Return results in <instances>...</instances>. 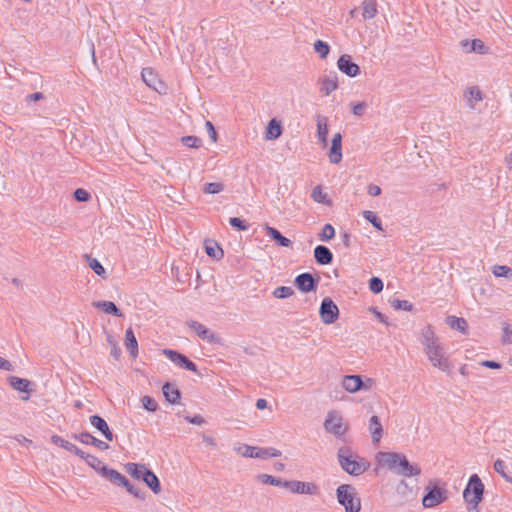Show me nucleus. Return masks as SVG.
Here are the masks:
<instances>
[{
  "instance_id": "34",
  "label": "nucleus",
  "mask_w": 512,
  "mask_h": 512,
  "mask_svg": "<svg viewBox=\"0 0 512 512\" xmlns=\"http://www.w3.org/2000/svg\"><path fill=\"white\" fill-rule=\"evenodd\" d=\"M282 134V127L276 119H271L266 128V138L268 140H275Z\"/></svg>"
},
{
  "instance_id": "17",
  "label": "nucleus",
  "mask_w": 512,
  "mask_h": 512,
  "mask_svg": "<svg viewBox=\"0 0 512 512\" xmlns=\"http://www.w3.org/2000/svg\"><path fill=\"white\" fill-rule=\"evenodd\" d=\"M329 160L332 164H338L342 160V135L335 133L331 141Z\"/></svg>"
},
{
  "instance_id": "29",
  "label": "nucleus",
  "mask_w": 512,
  "mask_h": 512,
  "mask_svg": "<svg viewBox=\"0 0 512 512\" xmlns=\"http://www.w3.org/2000/svg\"><path fill=\"white\" fill-rule=\"evenodd\" d=\"M421 335H422L421 343L424 346V349H427L428 347L436 346V345L440 344L438 338L436 337V335L430 325H428L427 327H425L422 330Z\"/></svg>"
},
{
  "instance_id": "19",
  "label": "nucleus",
  "mask_w": 512,
  "mask_h": 512,
  "mask_svg": "<svg viewBox=\"0 0 512 512\" xmlns=\"http://www.w3.org/2000/svg\"><path fill=\"white\" fill-rule=\"evenodd\" d=\"M104 473L108 474V480L116 485L125 487L127 492L132 491L134 485L121 473L114 469H104Z\"/></svg>"
},
{
  "instance_id": "58",
  "label": "nucleus",
  "mask_w": 512,
  "mask_h": 512,
  "mask_svg": "<svg viewBox=\"0 0 512 512\" xmlns=\"http://www.w3.org/2000/svg\"><path fill=\"white\" fill-rule=\"evenodd\" d=\"M108 342L109 344L111 345L112 349H111V354L112 356L116 359V360H119L120 357H121V350L120 348L117 346V343L112 339L111 336H108Z\"/></svg>"
},
{
  "instance_id": "53",
  "label": "nucleus",
  "mask_w": 512,
  "mask_h": 512,
  "mask_svg": "<svg viewBox=\"0 0 512 512\" xmlns=\"http://www.w3.org/2000/svg\"><path fill=\"white\" fill-rule=\"evenodd\" d=\"M383 281L378 277H372L369 280V289L375 293L378 294L383 290Z\"/></svg>"
},
{
  "instance_id": "30",
  "label": "nucleus",
  "mask_w": 512,
  "mask_h": 512,
  "mask_svg": "<svg viewBox=\"0 0 512 512\" xmlns=\"http://www.w3.org/2000/svg\"><path fill=\"white\" fill-rule=\"evenodd\" d=\"M93 306L103 310L107 314H110V315H113V316H116V317H122L123 316L122 312L115 305L114 302H111V301H97V302H93Z\"/></svg>"
},
{
  "instance_id": "22",
  "label": "nucleus",
  "mask_w": 512,
  "mask_h": 512,
  "mask_svg": "<svg viewBox=\"0 0 512 512\" xmlns=\"http://www.w3.org/2000/svg\"><path fill=\"white\" fill-rule=\"evenodd\" d=\"M314 258L318 264L328 265L333 261V254L328 247L318 245L314 249Z\"/></svg>"
},
{
  "instance_id": "54",
  "label": "nucleus",
  "mask_w": 512,
  "mask_h": 512,
  "mask_svg": "<svg viewBox=\"0 0 512 512\" xmlns=\"http://www.w3.org/2000/svg\"><path fill=\"white\" fill-rule=\"evenodd\" d=\"M73 195H74L75 200L78 202H87L91 198L90 193L83 188H77L74 191Z\"/></svg>"
},
{
  "instance_id": "36",
  "label": "nucleus",
  "mask_w": 512,
  "mask_h": 512,
  "mask_svg": "<svg viewBox=\"0 0 512 512\" xmlns=\"http://www.w3.org/2000/svg\"><path fill=\"white\" fill-rule=\"evenodd\" d=\"M446 323L455 330L460 331L462 334H467V321L464 318L456 316H448Z\"/></svg>"
},
{
  "instance_id": "55",
  "label": "nucleus",
  "mask_w": 512,
  "mask_h": 512,
  "mask_svg": "<svg viewBox=\"0 0 512 512\" xmlns=\"http://www.w3.org/2000/svg\"><path fill=\"white\" fill-rule=\"evenodd\" d=\"M229 224L238 231H245L248 229V225L238 217H231L229 219Z\"/></svg>"
},
{
  "instance_id": "12",
  "label": "nucleus",
  "mask_w": 512,
  "mask_h": 512,
  "mask_svg": "<svg viewBox=\"0 0 512 512\" xmlns=\"http://www.w3.org/2000/svg\"><path fill=\"white\" fill-rule=\"evenodd\" d=\"M187 324L189 328L192 329L202 340H205L210 344L222 343V339L203 324L194 320L188 321Z\"/></svg>"
},
{
  "instance_id": "26",
  "label": "nucleus",
  "mask_w": 512,
  "mask_h": 512,
  "mask_svg": "<svg viewBox=\"0 0 512 512\" xmlns=\"http://www.w3.org/2000/svg\"><path fill=\"white\" fill-rule=\"evenodd\" d=\"M317 138L320 143L324 146L327 145V137H328V118L323 115H317Z\"/></svg>"
},
{
  "instance_id": "15",
  "label": "nucleus",
  "mask_w": 512,
  "mask_h": 512,
  "mask_svg": "<svg viewBox=\"0 0 512 512\" xmlns=\"http://www.w3.org/2000/svg\"><path fill=\"white\" fill-rule=\"evenodd\" d=\"M337 67L342 73L351 78L356 77L360 73L359 65L353 62L348 54H343L339 57Z\"/></svg>"
},
{
  "instance_id": "38",
  "label": "nucleus",
  "mask_w": 512,
  "mask_h": 512,
  "mask_svg": "<svg viewBox=\"0 0 512 512\" xmlns=\"http://www.w3.org/2000/svg\"><path fill=\"white\" fill-rule=\"evenodd\" d=\"M312 199L321 204L330 205V200L328 199L327 193H325L321 186H316L313 188L311 193Z\"/></svg>"
},
{
  "instance_id": "3",
  "label": "nucleus",
  "mask_w": 512,
  "mask_h": 512,
  "mask_svg": "<svg viewBox=\"0 0 512 512\" xmlns=\"http://www.w3.org/2000/svg\"><path fill=\"white\" fill-rule=\"evenodd\" d=\"M484 495V484L477 474L470 476L469 481L463 491V498L467 504L468 512H479L478 505Z\"/></svg>"
},
{
  "instance_id": "9",
  "label": "nucleus",
  "mask_w": 512,
  "mask_h": 512,
  "mask_svg": "<svg viewBox=\"0 0 512 512\" xmlns=\"http://www.w3.org/2000/svg\"><path fill=\"white\" fill-rule=\"evenodd\" d=\"M319 315L323 323L325 324H333L337 321L339 317V309L338 306L334 303V301L326 297L322 300Z\"/></svg>"
},
{
  "instance_id": "31",
  "label": "nucleus",
  "mask_w": 512,
  "mask_h": 512,
  "mask_svg": "<svg viewBox=\"0 0 512 512\" xmlns=\"http://www.w3.org/2000/svg\"><path fill=\"white\" fill-rule=\"evenodd\" d=\"M85 462L91 468H93L95 471L100 473L104 478H106L108 480V474L104 473V469H110V468L108 466L104 465L98 457L89 454L85 457Z\"/></svg>"
},
{
  "instance_id": "46",
  "label": "nucleus",
  "mask_w": 512,
  "mask_h": 512,
  "mask_svg": "<svg viewBox=\"0 0 512 512\" xmlns=\"http://www.w3.org/2000/svg\"><path fill=\"white\" fill-rule=\"evenodd\" d=\"M390 303L396 310L412 311L414 308L413 304L407 300L393 299Z\"/></svg>"
},
{
  "instance_id": "56",
  "label": "nucleus",
  "mask_w": 512,
  "mask_h": 512,
  "mask_svg": "<svg viewBox=\"0 0 512 512\" xmlns=\"http://www.w3.org/2000/svg\"><path fill=\"white\" fill-rule=\"evenodd\" d=\"M502 343L503 344H512V326L505 324L503 328V337H502Z\"/></svg>"
},
{
  "instance_id": "49",
  "label": "nucleus",
  "mask_w": 512,
  "mask_h": 512,
  "mask_svg": "<svg viewBox=\"0 0 512 512\" xmlns=\"http://www.w3.org/2000/svg\"><path fill=\"white\" fill-rule=\"evenodd\" d=\"M505 463L501 459H497L494 462V470L500 474L507 482L512 483V477L507 475L505 472Z\"/></svg>"
},
{
  "instance_id": "51",
  "label": "nucleus",
  "mask_w": 512,
  "mask_h": 512,
  "mask_svg": "<svg viewBox=\"0 0 512 512\" xmlns=\"http://www.w3.org/2000/svg\"><path fill=\"white\" fill-rule=\"evenodd\" d=\"M141 402L143 407L149 412H155L158 408L157 402L150 396H143Z\"/></svg>"
},
{
  "instance_id": "50",
  "label": "nucleus",
  "mask_w": 512,
  "mask_h": 512,
  "mask_svg": "<svg viewBox=\"0 0 512 512\" xmlns=\"http://www.w3.org/2000/svg\"><path fill=\"white\" fill-rule=\"evenodd\" d=\"M224 190V185L220 182L206 183L203 191L207 194H217Z\"/></svg>"
},
{
  "instance_id": "57",
  "label": "nucleus",
  "mask_w": 512,
  "mask_h": 512,
  "mask_svg": "<svg viewBox=\"0 0 512 512\" xmlns=\"http://www.w3.org/2000/svg\"><path fill=\"white\" fill-rule=\"evenodd\" d=\"M471 51H475V52H478V53H481V54L485 53L486 52V47H485L483 41H481L480 39L472 40Z\"/></svg>"
},
{
  "instance_id": "23",
  "label": "nucleus",
  "mask_w": 512,
  "mask_h": 512,
  "mask_svg": "<svg viewBox=\"0 0 512 512\" xmlns=\"http://www.w3.org/2000/svg\"><path fill=\"white\" fill-rule=\"evenodd\" d=\"M142 481L151 489L154 494L161 492V484L156 474L149 468L142 473Z\"/></svg>"
},
{
  "instance_id": "18",
  "label": "nucleus",
  "mask_w": 512,
  "mask_h": 512,
  "mask_svg": "<svg viewBox=\"0 0 512 512\" xmlns=\"http://www.w3.org/2000/svg\"><path fill=\"white\" fill-rule=\"evenodd\" d=\"M89 421H90L91 425L95 429H97L106 440H108V441L113 440L114 434L110 430L109 425L107 424V422L104 418H102L99 415H92L89 417Z\"/></svg>"
},
{
  "instance_id": "5",
  "label": "nucleus",
  "mask_w": 512,
  "mask_h": 512,
  "mask_svg": "<svg viewBox=\"0 0 512 512\" xmlns=\"http://www.w3.org/2000/svg\"><path fill=\"white\" fill-rule=\"evenodd\" d=\"M422 504L426 508L435 507L447 499V490L439 485V482H430L425 488Z\"/></svg>"
},
{
  "instance_id": "43",
  "label": "nucleus",
  "mask_w": 512,
  "mask_h": 512,
  "mask_svg": "<svg viewBox=\"0 0 512 512\" xmlns=\"http://www.w3.org/2000/svg\"><path fill=\"white\" fill-rule=\"evenodd\" d=\"M89 267L99 276L106 277V271L103 265L95 258L87 256Z\"/></svg>"
},
{
  "instance_id": "48",
  "label": "nucleus",
  "mask_w": 512,
  "mask_h": 512,
  "mask_svg": "<svg viewBox=\"0 0 512 512\" xmlns=\"http://www.w3.org/2000/svg\"><path fill=\"white\" fill-rule=\"evenodd\" d=\"M335 236L334 227L331 224H325L322 228L321 233L319 234V239L321 241H329Z\"/></svg>"
},
{
  "instance_id": "2",
  "label": "nucleus",
  "mask_w": 512,
  "mask_h": 512,
  "mask_svg": "<svg viewBox=\"0 0 512 512\" xmlns=\"http://www.w3.org/2000/svg\"><path fill=\"white\" fill-rule=\"evenodd\" d=\"M337 459L341 468L353 476L363 474L370 467V463L365 458L353 452L348 446H342L338 449Z\"/></svg>"
},
{
  "instance_id": "7",
  "label": "nucleus",
  "mask_w": 512,
  "mask_h": 512,
  "mask_svg": "<svg viewBox=\"0 0 512 512\" xmlns=\"http://www.w3.org/2000/svg\"><path fill=\"white\" fill-rule=\"evenodd\" d=\"M237 453L242 455L243 457L248 458H259V459H265L268 457H279L281 455V451L269 447V448H259L250 446L247 444H243L239 446L238 448H235Z\"/></svg>"
},
{
  "instance_id": "41",
  "label": "nucleus",
  "mask_w": 512,
  "mask_h": 512,
  "mask_svg": "<svg viewBox=\"0 0 512 512\" xmlns=\"http://www.w3.org/2000/svg\"><path fill=\"white\" fill-rule=\"evenodd\" d=\"M362 215L378 231L384 230L380 218L374 212L366 210V211H363Z\"/></svg>"
},
{
  "instance_id": "16",
  "label": "nucleus",
  "mask_w": 512,
  "mask_h": 512,
  "mask_svg": "<svg viewBox=\"0 0 512 512\" xmlns=\"http://www.w3.org/2000/svg\"><path fill=\"white\" fill-rule=\"evenodd\" d=\"M321 85L320 92L328 96L338 88V75L335 71H330L318 79Z\"/></svg>"
},
{
  "instance_id": "52",
  "label": "nucleus",
  "mask_w": 512,
  "mask_h": 512,
  "mask_svg": "<svg viewBox=\"0 0 512 512\" xmlns=\"http://www.w3.org/2000/svg\"><path fill=\"white\" fill-rule=\"evenodd\" d=\"M51 440L52 442L55 444V445H58L62 448H64L65 450L71 452L74 444H72L71 442L63 439L62 437L58 436V435H53L51 437Z\"/></svg>"
},
{
  "instance_id": "45",
  "label": "nucleus",
  "mask_w": 512,
  "mask_h": 512,
  "mask_svg": "<svg viewBox=\"0 0 512 512\" xmlns=\"http://www.w3.org/2000/svg\"><path fill=\"white\" fill-rule=\"evenodd\" d=\"M293 294V289L288 286H280L273 291V296L278 299H285L292 296Z\"/></svg>"
},
{
  "instance_id": "4",
  "label": "nucleus",
  "mask_w": 512,
  "mask_h": 512,
  "mask_svg": "<svg viewBox=\"0 0 512 512\" xmlns=\"http://www.w3.org/2000/svg\"><path fill=\"white\" fill-rule=\"evenodd\" d=\"M337 501L345 509V512H360L361 501L357 497L356 489L350 484H341L336 489Z\"/></svg>"
},
{
  "instance_id": "33",
  "label": "nucleus",
  "mask_w": 512,
  "mask_h": 512,
  "mask_svg": "<svg viewBox=\"0 0 512 512\" xmlns=\"http://www.w3.org/2000/svg\"><path fill=\"white\" fill-rule=\"evenodd\" d=\"M205 251L208 256L219 260L224 256V252L222 248L218 245L217 242L212 240H206L205 241Z\"/></svg>"
},
{
  "instance_id": "1",
  "label": "nucleus",
  "mask_w": 512,
  "mask_h": 512,
  "mask_svg": "<svg viewBox=\"0 0 512 512\" xmlns=\"http://www.w3.org/2000/svg\"><path fill=\"white\" fill-rule=\"evenodd\" d=\"M379 463L393 473L402 477H412L421 474L417 464H411L404 454L397 452H379Z\"/></svg>"
},
{
  "instance_id": "32",
  "label": "nucleus",
  "mask_w": 512,
  "mask_h": 512,
  "mask_svg": "<svg viewBox=\"0 0 512 512\" xmlns=\"http://www.w3.org/2000/svg\"><path fill=\"white\" fill-rule=\"evenodd\" d=\"M9 383L13 387V389L18 390L20 392L27 393L29 395L30 393V386L31 382L24 378H19L16 376H11L9 378Z\"/></svg>"
},
{
  "instance_id": "20",
  "label": "nucleus",
  "mask_w": 512,
  "mask_h": 512,
  "mask_svg": "<svg viewBox=\"0 0 512 512\" xmlns=\"http://www.w3.org/2000/svg\"><path fill=\"white\" fill-rule=\"evenodd\" d=\"M72 438L77 440V441H80L83 444H91V445L95 446L96 448H98L100 450H107V449H109V445L106 442H104V441H102L100 439L95 438L89 432H82L80 434H73Z\"/></svg>"
},
{
  "instance_id": "14",
  "label": "nucleus",
  "mask_w": 512,
  "mask_h": 512,
  "mask_svg": "<svg viewBox=\"0 0 512 512\" xmlns=\"http://www.w3.org/2000/svg\"><path fill=\"white\" fill-rule=\"evenodd\" d=\"M319 277L315 278L311 273H301L295 278V286L303 293L316 291Z\"/></svg>"
},
{
  "instance_id": "35",
  "label": "nucleus",
  "mask_w": 512,
  "mask_h": 512,
  "mask_svg": "<svg viewBox=\"0 0 512 512\" xmlns=\"http://www.w3.org/2000/svg\"><path fill=\"white\" fill-rule=\"evenodd\" d=\"M363 9V19L369 20L376 16L377 14V2L375 0H365L362 2Z\"/></svg>"
},
{
  "instance_id": "47",
  "label": "nucleus",
  "mask_w": 512,
  "mask_h": 512,
  "mask_svg": "<svg viewBox=\"0 0 512 512\" xmlns=\"http://www.w3.org/2000/svg\"><path fill=\"white\" fill-rule=\"evenodd\" d=\"M181 142L189 148H199L202 145V140L197 136H184Z\"/></svg>"
},
{
  "instance_id": "25",
  "label": "nucleus",
  "mask_w": 512,
  "mask_h": 512,
  "mask_svg": "<svg viewBox=\"0 0 512 512\" xmlns=\"http://www.w3.org/2000/svg\"><path fill=\"white\" fill-rule=\"evenodd\" d=\"M369 431L374 444L379 443L383 436V427L378 416L374 415L369 420Z\"/></svg>"
},
{
  "instance_id": "21",
  "label": "nucleus",
  "mask_w": 512,
  "mask_h": 512,
  "mask_svg": "<svg viewBox=\"0 0 512 512\" xmlns=\"http://www.w3.org/2000/svg\"><path fill=\"white\" fill-rule=\"evenodd\" d=\"M343 388L350 393H355L364 388V382L360 375H346L342 380Z\"/></svg>"
},
{
  "instance_id": "62",
  "label": "nucleus",
  "mask_w": 512,
  "mask_h": 512,
  "mask_svg": "<svg viewBox=\"0 0 512 512\" xmlns=\"http://www.w3.org/2000/svg\"><path fill=\"white\" fill-rule=\"evenodd\" d=\"M481 366L489 368V369H500L502 366L499 362L493 360H484L481 363Z\"/></svg>"
},
{
  "instance_id": "27",
  "label": "nucleus",
  "mask_w": 512,
  "mask_h": 512,
  "mask_svg": "<svg viewBox=\"0 0 512 512\" xmlns=\"http://www.w3.org/2000/svg\"><path fill=\"white\" fill-rule=\"evenodd\" d=\"M267 235L273 239L281 247H289L292 242L287 237L283 236L279 230L269 225L265 227Z\"/></svg>"
},
{
  "instance_id": "42",
  "label": "nucleus",
  "mask_w": 512,
  "mask_h": 512,
  "mask_svg": "<svg viewBox=\"0 0 512 512\" xmlns=\"http://www.w3.org/2000/svg\"><path fill=\"white\" fill-rule=\"evenodd\" d=\"M314 50L321 59H325L330 52V46L322 40H317L314 43Z\"/></svg>"
},
{
  "instance_id": "61",
  "label": "nucleus",
  "mask_w": 512,
  "mask_h": 512,
  "mask_svg": "<svg viewBox=\"0 0 512 512\" xmlns=\"http://www.w3.org/2000/svg\"><path fill=\"white\" fill-rule=\"evenodd\" d=\"M185 420L195 425H202L205 422L204 418L200 415L185 416Z\"/></svg>"
},
{
  "instance_id": "11",
  "label": "nucleus",
  "mask_w": 512,
  "mask_h": 512,
  "mask_svg": "<svg viewBox=\"0 0 512 512\" xmlns=\"http://www.w3.org/2000/svg\"><path fill=\"white\" fill-rule=\"evenodd\" d=\"M283 487L296 494L317 495L319 493L318 486L313 482L291 480L283 483Z\"/></svg>"
},
{
  "instance_id": "59",
  "label": "nucleus",
  "mask_w": 512,
  "mask_h": 512,
  "mask_svg": "<svg viewBox=\"0 0 512 512\" xmlns=\"http://www.w3.org/2000/svg\"><path fill=\"white\" fill-rule=\"evenodd\" d=\"M367 107L365 102H359L356 104H352V113L356 116H362Z\"/></svg>"
},
{
  "instance_id": "10",
  "label": "nucleus",
  "mask_w": 512,
  "mask_h": 512,
  "mask_svg": "<svg viewBox=\"0 0 512 512\" xmlns=\"http://www.w3.org/2000/svg\"><path fill=\"white\" fill-rule=\"evenodd\" d=\"M141 78L143 82L159 94H165L167 91L166 84L158 77L154 69L146 67L142 69Z\"/></svg>"
},
{
  "instance_id": "60",
  "label": "nucleus",
  "mask_w": 512,
  "mask_h": 512,
  "mask_svg": "<svg viewBox=\"0 0 512 512\" xmlns=\"http://www.w3.org/2000/svg\"><path fill=\"white\" fill-rule=\"evenodd\" d=\"M205 127H206V130H207L208 134H209L210 139L213 142H216L217 141V132H216L215 127L212 124V122L206 121Z\"/></svg>"
},
{
  "instance_id": "64",
  "label": "nucleus",
  "mask_w": 512,
  "mask_h": 512,
  "mask_svg": "<svg viewBox=\"0 0 512 512\" xmlns=\"http://www.w3.org/2000/svg\"><path fill=\"white\" fill-rule=\"evenodd\" d=\"M381 188L378 185L370 184L368 186V194L371 196H379L381 194Z\"/></svg>"
},
{
  "instance_id": "6",
  "label": "nucleus",
  "mask_w": 512,
  "mask_h": 512,
  "mask_svg": "<svg viewBox=\"0 0 512 512\" xmlns=\"http://www.w3.org/2000/svg\"><path fill=\"white\" fill-rule=\"evenodd\" d=\"M431 364L443 372H449L451 364L441 344L424 349Z\"/></svg>"
},
{
  "instance_id": "13",
  "label": "nucleus",
  "mask_w": 512,
  "mask_h": 512,
  "mask_svg": "<svg viewBox=\"0 0 512 512\" xmlns=\"http://www.w3.org/2000/svg\"><path fill=\"white\" fill-rule=\"evenodd\" d=\"M163 354L166 355L177 366L188 371L198 373L196 364L188 359V357H186L184 354L171 349H164Z\"/></svg>"
},
{
  "instance_id": "28",
  "label": "nucleus",
  "mask_w": 512,
  "mask_h": 512,
  "mask_svg": "<svg viewBox=\"0 0 512 512\" xmlns=\"http://www.w3.org/2000/svg\"><path fill=\"white\" fill-rule=\"evenodd\" d=\"M125 346L132 358L138 355V342L132 328H128L125 332Z\"/></svg>"
},
{
  "instance_id": "37",
  "label": "nucleus",
  "mask_w": 512,
  "mask_h": 512,
  "mask_svg": "<svg viewBox=\"0 0 512 512\" xmlns=\"http://www.w3.org/2000/svg\"><path fill=\"white\" fill-rule=\"evenodd\" d=\"M147 469L145 465L138 463H127L125 465L126 472L136 480H142V473Z\"/></svg>"
},
{
  "instance_id": "63",
  "label": "nucleus",
  "mask_w": 512,
  "mask_h": 512,
  "mask_svg": "<svg viewBox=\"0 0 512 512\" xmlns=\"http://www.w3.org/2000/svg\"><path fill=\"white\" fill-rule=\"evenodd\" d=\"M129 493L142 501L146 498V493L135 486L132 488V491H129Z\"/></svg>"
},
{
  "instance_id": "24",
  "label": "nucleus",
  "mask_w": 512,
  "mask_h": 512,
  "mask_svg": "<svg viewBox=\"0 0 512 512\" xmlns=\"http://www.w3.org/2000/svg\"><path fill=\"white\" fill-rule=\"evenodd\" d=\"M163 395L170 404H178L181 398L180 390L173 384L166 382L162 387Z\"/></svg>"
},
{
  "instance_id": "8",
  "label": "nucleus",
  "mask_w": 512,
  "mask_h": 512,
  "mask_svg": "<svg viewBox=\"0 0 512 512\" xmlns=\"http://www.w3.org/2000/svg\"><path fill=\"white\" fill-rule=\"evenodd\" d=\"M324 428L336 437L344 435L347 431V426L344 424L342 416L335 411L328 413L324 422Z\"/></svg>"
},
{
  "instance_id": "40",
  "label": "nucleus",
  "mask_w": 512,
  "mask_h": 512,
  "mask_svg": "<svg viewBox=\"0 0 512 512\" xmlns=\"http://www.w3.org/2000/svg\"><path fill=\"white\" fill-rule=\"evenodd\" d=\"M257 478L263 484L273 485L277 487H283V483H286V480H282L281 478H276L268 474H259Z\"/></svg>"
},
{
  "instance_id": "44",
  "label": "nucleus",
  "mask_w": 512,
  "mask_h": 512,
  "mask_svg": "<svg viewBox=\"0 0 512 512\" xmlns=\"http://www.w3.org/2000/svg\"><path fill=\"white\" fill-rule=\"evenodd\" d=\"M493 274L496 277H505L512 279V269L506 265H495L493 267Z\"/></svg>"
},
{
  "instance_id": "39",
  "label": "nucleus",
  "mask_w": 512,
  "mask_h": 512,
  "mask_svg": "<svg viewBox=\"0 0 512 512\" xmlns=\"http://www.w3.org/2000/svg\"><path fill=\"white\" fill-rule=\"evenodd\" d=\"M466 96L468 97V102H469V106H470L471 109L475 108V105L472 102L473 100L478 102V101H481L483 99V95H482L481 90L478 87H476V86L469 87L467 92H466Z\"/></svg>"
}]
</instances>
